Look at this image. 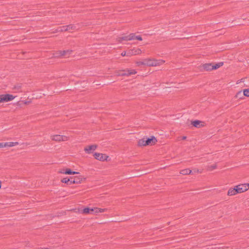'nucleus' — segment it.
Returning <instances> with one entry per match:
<instances>
[{
	"instance_id": "1",
	"label": "nucleus",
	"mask_w": 249,
	"mask_h": 249,
	"mask_svg": "<svg viewBox=\"0 0 249 249\" xmlns=\"http://www.w3.org/2000/svg\"><path fill=\"white\" fill-rule=\"evenodd\" d=\"M107 208H101L99 207H86L81 212V213L85 214H98L100 213H103L107 212Z\"/></svg>"
},
{
	"instance_id": "2",
	"label": "nucleus",
	"mask_w": 249,
	"mask_h": 249,
	"mask_svg": "<svg viewBox=\"0 0 249 249\" xmlns=\"http://www.w3.org/2000/svg\"><path fill=\"white\" fill-rule=\"evenodd\" d=\"M50 139L52 141L60 142L68 141L69 140L70 138L69 136L64 135L52 134L50 135Z\"/></svg>"
},
{
	"instance_id": "3",
	"label": "nucleus",
	"mask_w": 249,
	"mask_h": 249,
	"mask_svg": "<svg viewBox=\"0 0 249 249\" xmlns=\"http://www.w3.org/2000/svg\"><path fill=\"white\" fill-rule=\"evenodd\" d=\"M16 96L11 94H0V103L11 102L15 99Z\"/></svg>"
},
{
	"instance_id": "4",
	"label": "nucleus",
	"mask_w": 249,
	"mask_h": 249,
	"mask_svg": "<svg viewBox=\"0 0 249 249\" xmlns=\"http://www.w3.org/2000/svg\"><path fill=\"white\" fill-rule=\"evenodd\" d=\"M93 157L96 160L100 161H107L109 158V156L107 155L98 152L94 153L93 154Z\"/></svg>"
},
{
	"instance_id": "5",
	"label": "nucleus",
	"mask_w": 249,
	"mask_h": 249,
	"mask_svg": "<svg viewBox=\"0 0 249 249\" xmlns=\"http://www.w3.org/2000/svg\"><path fill=\"white\" fill-rule=\"evenodd\" d=\"M18 144L19 143L18 142H0V148H11Z\"/></svg>"
},
{
	"instance_id": "6",
	"label": "nucleus",
	"mask_w": 249,
	"mask_h": 249,
	"mask_svg": "<svg viewBox=\"0 0 249 249\" xmlns=\"http://www.w3.org/2000/svg\"><path fill=\"white\" fill-rule=\"evenodd\" d=\"M238 194L243 193L249 189V183L240 184L236 185Z\"/></svg>"
},
{
	"instance_id": "7",
	"label": "nucleus",
	"mask_w": 249,
	"mask_h": 249,
	"mask_svg": "<svg viewBox=\"0 0 249 249\" xmlns=\"http://www.w3.org/2000/svg\"><path fill=\"white\" fill-rule=\"evenodd\" d=\"M72 53L71 50H59L56 52V56L69 57Z\"/></svg>"
},
{
	"instance_id": "8",
	"label": "nucleus",
	"mask_w": 249,
	"mask_h": 249,
	"mask_svg": "<svg viewBox=\"0 0 249 249\" xmlns=\"http://www.w3.org/2000/svg\"><path fill=\"white\" fill-rule=\"evenodd\" d=\"M97 148L96 144L89 145L85 147L84 151L87 154H90Z\"/></svg>"
},
{
	"instance_id": "9",
	"label": "nucleus",
	"mask_w": 249,
	"mask_h": 249,
	"mask_svg": "<svg viewBox=\"0 0 249 249\" xmlns=\"http://www.w3.org/2000/svg\"><path fill=\"white\" fill-rule=\"evenodd\" d=\"M59 173L62 174L69 175L78 174L79 173L78 172L72 171L71 169L68 168L61 169L59 171Z\"/></svg>"
},
{
	"instance_id": "10",
	"label": "nucleus",
	"mask_w": 249,
	"mask_h": 249,
	"mask_svg": "<svg viewBox=\"0 0 249 249\" xmlns=\"http://www.w3.org/2000/svg\"><path fill=\"white\" fill-rule=\"evenodd\" d=\"M157 142V139L154 136H151L146 140L147 146L153 145Z\"/></svg>"
},
{
	"instance_id": "11",
	"label": "nucleus",
	"mask_w": 249,
	"mask_h": 249,
	"mask_svg": "<svg viewBox=\"0 0 249 249\" xmlns=\"http://www.w3.org/2000/svg\"><path fill=\"white\" fill-rule=\"evenodd\" d=\"M238 194L236 186L233 188H230L227 192V195L229 196H233Z\"/></svg>"
},
{
	"instance_id": "12",
	"label": "nucleus",
	"mask_w": 249,
	"mask_h": 249,
	"mask_svg": "<svg viewBox=\"0 0 249 249\" xmlns=\"http://www.w3.org/2000/svg\"><path fill=\"white\" fill-rule=\"evenodd\" d=\"M192 124L196 127L200 128L204 126L205 125V123L203 122L196 120L193 122Z\"/></svg>"
},
{
	"instance_id": "13",
	"label": "nucleus",
	"mask_w": 249,
	"mask_h": 249,
	"mask_svg": "<svg viewBox=\"0 0 249 249\" xmlns=\"http://www.w3.org/2000/svg\"><path fill=\"white\" fill-rule=\"evenodd\" d=\"M165 61L162 59H156L153 58V66L156 67L163 65L165 63Z\"/></svg>"
},
{
	"instance_id": "14",
	"label": "nucleus",
	"mask_w": 249,
	"mask_h": 249,
	"mask_svg": "<svg viewBox=\"0 0 249 249\" xmlns=\"http://www.w3.org/2000/svg\"><path fill=\"white\" fill-rule=\"evenodd\" d=\"M75 181L77 184L81 183L86 178L80 175L74 177H72Z\"/></svg>"
},
{
	"instance_id": "15",
	"label": "nucleus",
	"mask_w": 249,
	"mask_h": 249,
	"mask_svg": "<svg viewBox=\"0 0 249 249\" xmlns=\"http://www.w3.org/2000/svg\"><path fill=\"white\" fill-rule=\"evenodd\" d=\"M75 29V27L73 25H69L67 26H64L62 27L61 31H71L72 30H74Z\"/></svg>"
},
{
	"instance_id": "16",
	"label": "nucleus",
	"mask_w": 249,
	"mask_h": 249,
	"mask_svg": "<svg viewBox=\"0 0 249 249\" xmlns=\"http://www.w3.org/2000/svg\"><path fill=\"white\" fill-rule=\"evenodd\" d=\"M145 60V66L149 67H153V58H148L144 59Z\"/></svg>"
},
{
	"instance_id": "17",
	"label": "nucleus",
	"mask_w": 249,
	"mask_h": 249,
	"mask_svg": "<svg viewBox=\"0 0 249 249\" xmlns=\"http://www.w3.org/2000/svg\"><path fill=\"white\" fill-rule=\"evenodd\" d=\"M117 76H127L126 70H118L115 71Z\"/></svg>"
},
{
	"instance_id": "18",
	"label": "nucleus",
	"mask_w": 249,
	"mask_h": 249,
	"mask_svg": "<svg viewBox=\"0 0 249 249\" xmlns=\"http://www.w3.org/2000/svg\"><path fill=\"white\" fill-rule=\"evenodd\" d=\"M202 68L206 71H211L213 70V66L212 64L211 63H207L203 64L202 66Z\"/></svg>"
},
{
	"instance_id": "19",
	"label": "nucleus",
	"mask_w": 249,
	"mask_h": 249,
	"mask_svg": "<svg viewBox=\"0 0 249 249\" xmlns=\"http://www.w3.org/2000/svg\"><path fill=\"white\" fill-rule=\"evenodd\" d=\"M141 53V50L139 49H134L129 52L130 55H136Z\"/></svg>"
},
{
	"instance_id": "20",
	"label": "nucleus",
	"mask_w": 249,
	"mask_h": 249,
	"mask_svg": "<svg viewBox=\"0 0 249 249\" xmlns=\"http://www.w3.org/2000/svg\"><path fill=\"white\" fill-rule=\"evenodd\" d=\"M146 140L144 139H140L138 142V145L140 146H147Z\"/></svg>"
},
{
	"instance_id": "21",
	"label": "nucleus",
	"mask_w": 249,
	"mask_h": 249,
	"mask_svg": "<svg viewBox=\"0 0 249 249\" xmlns=\"http://www.w3.org/2000/svg\"><path fill=\"white\" fill-rule=\"evenodd\" d=\"M192 173V171L189 169H183L180 171V173L183 175H189Z\"/></svg>"
},
{
	"instance_id": "22",
	"label": "nucleus",
	"mask_w": 249,
	"mask_h": 249,
	"mask_svg": "<svg viewBox=\"0 0 249 249\" xmlns=\"http://www.w3.org/2000/svg\"><path fill=\"white\" fill-rule=\"evenodd\" d=\"M223 62H219L217 64H212L213 70L217 69L218 68H219L220 67H221L222 66H223Z\"/></svg>"
},
{
	"instance_id": "23",
	"label": "nucleus",
	"mask_w": 249,
	"mask_h": 249,
	"mask_svg": "<svg viewBox=\"0 0 249 249\" xmlns=\"http://www.w3.org/2000/svg\"><path fill=\"white\" fill-rule=\"evenodd\" d=\"M23 104L25 105H28L32 103V99L28 98L25 100H23L22 101Z\"/></svg>"
},
{
	"instance_id": "24",
	"label": "nucleus",
	"mask_w": 249,
	"mask_h": 249,
	"mask_svg": "<svg viewBox=\"0 0 249 249\" xmlns=\"http://www.w3.org/2000/svg\"><path fill=\"white\" fill-rule=\"evenodd\" d=\"M136 64L138 66H145V60L137 61Z\"/></svg>"
},
{
	"instance_id": "25",
	"label": "nucleus",
	"mask_w": 249,
	"mask_h": 249,
	"mask_svg": "<svg viewBox=\"0 0 249 249\" xmlns=\"http://www.w3.org/2000/svg\"><path fill=\"white\" fill-rule=\"evenodd\" d=\"M127 76H129L131 74H134L137 73V71L135 70H126Z\"/></svg>"
},
{
	"instance_id": "26",
	"label": "nucleus",
	"mask_w": 249,
	"mask_h": 249,
	"mask_svg": "<svg viewBox=\"0 0 249 249\" xmlns=\"http://www.w3.org/2000/svg\"><path fill=\"white\" fill-rule=\"evenodd\" d=\"M217 168V165L216 164H213L212 165H210L208 166V170L209 171H213L214 169H215Z\"/></svg>"
},
{
	"instance_id": "27",
	"label": "nucleus",
	"mask_w": 249,
	"mask_h": 249,
	"mask_svg": "<svg viewBox=\"0 0 249 249\" xmlns=\"http://www.w3.org/2000/svg\"><path fill=\"white\" fill-rule=\"evenodd\" d=\"M72 178L71 177L70 178H64L61 179V182L65 183H68L69 181H70V179H72Z\"/></svg>"
},
{
	"instance_id": "28",
	"label": "nucleus",
	"mask_w": 249,
	"mask_h": 249,
	"mask_svg": "<svg viewBox=\"0 0 249 249\" xmlns=\"http://www.w3.org/2000/svg\"><path fill=\"white\" fill-rule=\"evenodd\" d=\"M135 39V36L133 34H131L129 36L126 37L125 40H134Z\"/></svg>"
},
{
	"instance_id": "29",
	"label": "nucleus",
	"mask_w": 249,
	"mask_h": 249,
	"mask_svg": "<svg viewBox=\"0 0 249 249\" xmlns=\"http://www.w3.org/2000/svg\"><path fill=\"white\" fill-rule=\"evenodd\" d=\"M243 94L246 96H249V89H244Z\"/></svg>"
},
{
	"instance_id": "30",
	"label": "nucleus",
	"mask_w": 249,
	"mask_h": 249,
	"mask_svg": "<svg viewBox=\"0 0 249 249\" xmlns=\"http://www.w3.org/2000/svg\"><path fill=\"white\" fill-rule=\"evenodd\" d=\"M135 39H137L139 40H142V38L140 36H135Z\"/></svg>"
},
{
	"instance_id": "31",
	"label": "nucleus",
	"mask_w": 249,
	"mask_h": 249,
	"mask_svg": "<svg viewBox=\"0 0 249 249\" xmlns=\"http://www.w3.org/2000/svg\"><path fill=\"white\" fill-rule=\"evenodd\" d=\"M70 182L71 184H77L76 181L73 179V180L70 179Z\"/></svg>"
},
{
	"instance_id": "32",
	"label": "nucleus",
	"mask_w": 249,
	"mask_h": 249,
	"mask_svg": "<svg viewBox=\"0 0 249 249\" xmlns=\"http://www.w3.org/2000/svg\"><path fill=\"white\" fill-rule=\"evenodd\" d=\"M244 79H242L238 81L237 82V84H239V83H240V82H244Z\"/></svg>"
},
{
	"instance_id": "33",
	"label": "nucleus",
	"mask_w": 249,
	"mask_h": 249,
	"mask_svg": "<svg viewBox=\"0 0 249 249\" xmlns=\"http://www.w3.org/2000/svg\"><path fill=\"white\" fill-rule=\"evenodd\" d=\"M186 139V136H182L181 137V139L183 140H184Z\"/></svg>"
},
{
	"instance_id": "34",
	"label": "nucleus",
	"mask_w": 249,
	"mask_h": 249,
	"mask_svg": "<svg viewBox=\"0 0 249 249\" xmlns=\"http://www.w3.org/2000/svg\"><path fill=\"white\" fill-rule=\"evenodd\" d=\"M125 54H126V53L125 52H123V53H122V55L123 56H124V55H125Z\"/></svg>"
}]
</instances>
